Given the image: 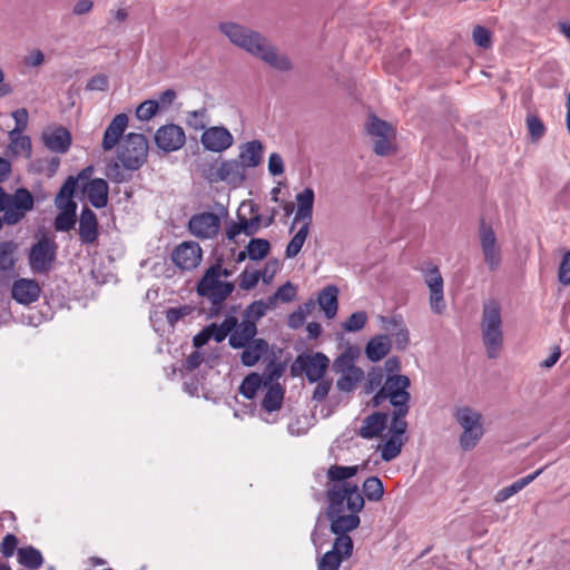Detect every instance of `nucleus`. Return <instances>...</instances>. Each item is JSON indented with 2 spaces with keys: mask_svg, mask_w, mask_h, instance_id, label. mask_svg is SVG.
Masks as SVG:
<instances>
[{
  "mask_svg": "<svg viewBox=\"0 0 570 570\" xmlns=\"http://www.w3.org/2000/svg\"><path fill=\"white\" fill-rule=\"evenodd\" d=\"M12 297L20 304L29 305L40 296V287L36 281L21 278L13 283Z\"/></svg>",
  "mask_w": 570,
  "mask_h": 570,
  "instance_id": "nucleus-20",
  "label": "nucleus"
},
{
  "mask_svg": "<svg viewBox=\"0 0 570 570\" xmlns=\"http://www.w3.org/2000/svg\"><path fill=\"white\" fill-rule=\"evenodd\" d=\"M127 126L128 116L126 114H118L114 117L104 132L101 147L105 151L114 149L116 145L119 146Z\"/></svg>",
  "mask_w": 570,
  "mask_h": 570,
  "instance_id": "nucleus-17",
  "label": "nucleus"
},
{
  "mask_svg": "<svg viewBox=\"0 0 570 570\" xmlns=\"http://www.w3.org/2000/svg\"><path fill=\"white\" fill-rule=\"evenodd\" d=\"M11 147L17 154H27L31 153V140L28 136L21 134L16 136H9Z\"/></svg>",
  "mask_w": 570,
  "mask_h": 570,
  "instance_id": "nucleus-61",
  "label": "nucleus"
},
{
  "mask_svg": "<svg viewBox=\"0 0 570 570\" xmlns=\"http://www.w3.org/2000/svg\"><path fill=\"white\" fill-rule=\"evenodd\" d=\"M262 386H264L263 375L253 372L244 377L238 391L245 399L252 400Z\"/></svg>",
  "mask_w": 570,
  "mask_h": 570,
  "instance_id": "nucleus-37",
  "label": "nucleus"
},
{
  "mask_svg": "<svg viewBox=\"0 0 570 570\" xmlns=\"http://www.w3.org/2000/svg\"><path fill=\"white\" fill-rule=\"evenodd\" d=\"M362 495L365 497L368 501L377 502L382 499L384 494L383 483L377 476H368L365 479L362 485Z\"/></svg>",
  "mask_w": 570,
  "mask_h": 570,
  "instance_id": "nucleus-38",
  "label": "nucleus"
},
{
  "mask_svg": "<svg viewBox=\"0 0 570 570\" xmlns=\"http://www.w3.org/2000/svg\"><path fill=\"white\" fill-rule=\"evenodd\" d=\"M99 237V224L94 210L85 207L79 217V240L83 245H91Z\"/></svg>",
  "mask_w": 570,
  "mask_h": 570,
  "instance_id": "nucleus-16",
  "label": "nucleus"
},
{
  "mask_svg": "<svg viewBox=\"0 0 570 570\" xmlns=\"http://www.w3.org/2000/svg\"><path fill=\"white\" fill-rule=\"evenodd\" d=\"M10 205L27 213L33 208L35 199L28 189L19 188L13 196L10 195Z\"/></svg>",
  "mask_w": 570,
  "mask_h": 570,
  "instance_id": "nucleus-47",
  "label": "nucleus"
},
{
  "mask_svg": "<svg viewBox=\"0 0 570 570\" xmlns=\"http://www.w3.org/2000/svg\"><path fill=\"white\" fill-rule=\"evenodd\" d=\"M242 348L240 362L247 367L256 365L269 353V344L264 338H256Z\"/></svg>",
  "mask_w": 570,
  "mask_h": 570,
  "instance_id": "nucleus-22",
  "label": "nucleus"
},
{
  "mask_svg": "<svg viewBox=\"0 0 570 570\" xmlns=\"http://www.w3.org/2000/svg\"><path fill=\"white\" fill-rule=\"evenodd\" d=\"M235 286L232 282L220 281L219 262L206 269L203 277L197 283L196 292L200 297L208 299L212 304L209 308L210 316H217L224 302L234 292Z\"/></svg>",
  "mask_w": 570,
  "mask_h": 570,
  "instance_id": "nucleus-4",
  "label": "nucleus"
},
{
  "mask_svg": "<svg viewBox=\"0 0 570 570\" xmlns=\"http://www.w3.org/2000/svg\"><path fill=\"white\" fill-rule=\"evenodd\" d=\"M219 160H214L210 163H203L199 165L200 175L204 179H206L210 184L219 183Z\"/></svg>",
  "mask_w": 570,
  "mask_h": 570,
  "instance_id": "nucleus-54",
  "label": "nucleus"
},
{
  "mask_svg": "<svg viewBox=\"0 0 570 570\" xmlns=\"http://www.w3.org/2000/svg\"><path fill=\"white\" fill-rule=\"evenodd\" d=\"M154 139L159 149L165 153H171L185 145L186 135L180 126L168 124L157 129Z\"/></svg>",
  "mask_w": 570,
  "mask_h": 570,
  "instance_id": "nucleus-12",
  "label": "nucleus"
},
{
  "mask_svg": "<svg viewBox=\"0 0 570 570\" xmlns=\"http://www.w3.org/2000/svg\"><path fill=\"white\" fill-rule=\"evenodd\" d=\"M264 146L261 140L254 139L239 146L238 157L245 169L257 167L263 159Z\"/></svg>",
  "mask_w": 570,
  "mask_h": 570,
  "instance_id": "nucleus-21",
  "label": "nucleus"
},
{
  "mask_svg": "<svg viewBox=\"0 0 570 570\" xmlns=\"http://www.w3.org/2000/svg\"><path fill=\"white\" fill-rule=\"evenodd\" d=\"M453 417L461 429L482 425L483 419L479 411L466 405L456 407L453 412Z\"/></svg>",
  "mask_w": 570,
  "mask_h": 570,
  "instance_id": "nucleus-33",
  "label": "nucleus"
},
{
  "mask_svg": "<svg viewBox=\"0 0 570 570\" xmlns=\"http://www.w3.org/2000/svg\"><path fill=\"white\" fill-rule=\"evenodd\" d=\"M484 434L482 425L462 428V433L459 438L460 448L463 451H470L474 449L481 441Z\"/></svg>",
  "mask_w": 570,
  "mask_h": 570,
  "instance_id": "nucleus-35",
  "label": "nucleus"
},
{
  "mask_svg": "<svg viewBox=\"0 0 570 570\" xmlns=\"http://www.w3.org/2000/svg\"><path fill=\"white\" fill-rule=\"evenodd\" d=\"M248 257L252 261H259L265 258L271 249V244L264 238H253L249 240L247 247Z\"/></svg>",
  "mask_w": 570,
  "mask_h": 570,
  "instance_id": "nucleus-44",
  "label": "nucleus"
},
{
  "mask_svg": "<svg viewBox=\"0 0 570 570\" xmlns=\"http://www.w3.org/2000/svg\"><path fill=\"white\" fill-rule=\"evenodd\" d=\"M404 445V440L390 436L385 443L381 446V459L384 462H390L400 455L402 448Z\"/></svg>",
  "mask_w": 570,
  "mask_h": 570,
  "instance_id": "nucleus-43",
  "label": "nucleus"
},
{
  "mask_svg": "<svg viewBox=\"0 0 570 570\" xmlns=\"http://www.w3.org/2000/svg\"><path fill=\"white\" fill-rule=\"evenodd\" d=\"M314 198L315 194L311 187H306L303 191L296 195L297 212L294 217L291 230H293L294 225L298 220H305V223L311 224L313 217Z\"/></svg>",
  "mask_w": 570,
  "mask_h": 570,
  "instance_id": "nucleus-25",
  "label": "nucleus"
},
{
  "mask_svg": "<svg viewBox=\"0 0 570 570\" xmlns=\"http://www.w3.org/2000/svg\"><path fill=\"white\" fill-rule=\"evenodd\" d=\"M220 229V218L215 213L204 212L189 218L188 230L200 239L214 238Z\"/></svg>",
  "mask_w": 570,
  "mask_h": 570,
  "instance_id": "nucleus-11",
  "label": "nucleus"
},
{
  "mask_svg": "<svg viewBox=\"0 0 570 570\" xmlns=\"http://www.w3.org/2000/svg\"><path fill=\"white\" fill-rule=\"evenodd\" d=\"M309 230V224L304 223L302 227L297 230V233L293 236V238L287 244L285 255L287 258H294L301 252Z\"/></svg>",
  "mask_w": 570,
  "mask_h": 570,
  "instance_id": "nucleus-41",
  "label": "nucleus"
},
{
  "mask_svg": "<svg viewBox=\"0 0 570 570\" xmlns=\"http://www.w3.org/2000/svg\"><path fill=\"white\" fill-rule=\"evenodd\" d=\"M18 562L29 569H38L43 563L41 552L32 546L18 549Z\"/></svg>",
  "mask_w": 570,
  "mask_h": 570,
  "instance_id": "nucleus-36",
  "label": "nucleus"
},
{
  "mask_svg": "<svg viewBox=\"0 0 570 570\" xmlns=\"http://www.w3.org/2000/svg\"><path fill=\"white\" fill-rule=\"evenodd\" d=\"M261 277H262L261 271L249 272V271L245 269L239 275V287L242 289H246V291L252 289L258 284ZM263 278H264V282H267V279L265 278V275H263Z\"/></svg>",
  "mask_w": 570,
  "mask_h": 570,
  "instance_id": "nucleus-58",
  "label": "nucleus"
},
{
  "mask_svg": "<svg viewBox=\"0 0 570 570\" xmlns=\"http://www.w3.org/2000/svg\"><path fill=\"white\" fill-rule=\"evenodd\" d=\"M525 122H527L529 134L533 140H538L544 136L546 127L538 116L528 115Z\"/></svg>",
  "mask_w": 570,
  "mask_h": 570,
  "instance_id": "nucleus-60",
  "label": "nucleus"
},
{
  "mask_svg": "<svg viewBox=\"0 0 570 570\" xmlns=\"http://www.w3.org/2000/svg\"><path fill=\"white\" fill-rule=\"evenodd\" d=\"M57 255L55 240L42 237L35 243L29 252V265L35 273L47 274L51 271Z\"/></svg>",
  "mask_w": 570,
  "mask_h": 570,
  "instance_id": "nucleus-8",
  "label": "nucleus"
},
{
  "mask_svg": "<svg viewBox=\"0 0 570 570\" xmlns=\"http://www.w3.org/2000/svg\"><path fill=\"white\" fill-rule=\"evenodd\" d=\"M271 308H273V306L268 299L267 302H264L263 299L254 301L244 309L242 318L256 324Z\"/></svg>",
  "mask_w": 570,
  "mask_h": 570,
  "instance_id": "nucleus-42",
  "label": "nucleus"
},
{
  "mask_svg": "<svg viewBox=\"0 0 570 570\" xmlns=\"http://www.w3.org/2000/svg\"><path fill=\"white\" fill-rule=\"evenodd\" d=\"M363 376L364 373L360 367L350 365L336 381V387L342 392L350 393L356 389L357 383L363 379Z\"/></svg>",
  "mask_w": 570,
  "mask_h": 570,
  "instance_id": "nucleus-32",
  "label": "nucleus"
},
{
  "mask_svg": "<svg viewBox=\"0 0 570 570\" xmlns=\"http://www.w3.org/2000/svg\"><path fill=\"white\" fill-rule=\"evenodd\" d=\"M171 261L181 269L190 271L202 261V248L196 242H184L171 253Z\"/></svg>",
  "mask_w": 570,
  "mask_h": 570,
  "instance_id": "nucleus-15",
  "label": "nucleus"
},
{
  "mask_svg": "<svg viewBox=\"0 0 570 570\" xmlns=\"http://www.w3.org/2000/svg\"><path fill=\"white\" fill-rule=\"evenodd\" d=\"M326 517L331 522V531L336 535H348L358 528V513L364 508V498L354 483L333 485L326 490Z\"/></svg>",
  "mask_w": 570,
  "mask_h": 570,
  "instance_id": "nucleus-1",
  "label": "nucleus"
},
{
  "mask_svg": "<svg viewBox=\"0 0 570 570\" xmlns=\"http://www.w3.org/2000/svg\"><path fill=\"white\" fill-rule=\"evenodd\" d=\"M365 131L374 140L373 150L376 155L387 156L392 153L395 129L391 124L372 114L366 120Z\"/></svg>",
  "mask_w": 570,
  "mask_h": 570,
  "instance_id": "nucleus-6",
  "label": "nucleus"
},
{
  "mask_svg": "<svg viewBox=\"0 0 570 570\" xmlns=\"http://www.w3.org/2000/svg\"><path fill=\"white\" fill-rule=\"evenodd\" d=\"M386 324L385 330L391 333L395 347L400 351H404L410 344V333L405 324L401 318H382Z\"/></svg>",
  "mask_w": 570,
  "mask_h": 570,
  "instance_id": "nucleus-26",
  "label": "nucleus"
},
{
  "mask_svg": "<svg viewBox=\"0 0 570 570\" xmlns=\"http://www.w3.org/2000/svg\"><path fill=\"white\" fill-rule=\"evenodd\" d=\"M367 318L364 311L354 312L343 322L342 327L346 332H358L366 325Z\"/></svg>",
  "mask_w": 570,
  "mask_h": 570,
  "instance_id": "nucleus-50",
  "label": "nucleus"
},
{
  "mask_svg": "<svg viewBox=\"0 0 570 570\" xmlns=\"http://www.w3.org/2000/svg\"><path fill=\"white\" fill-rule=\"evenodd\" d=\"M558 278L562 285H570V249L563 255L561 259L558 271Z\"/></svg>",
  "mask_w": 570,
  "mask_h": 570,
  "instance_id": "nucleus-64",
  "label": "nucleus"
},
{
  "mask_svg": "<svg viewBox=\"0 0 570 570\" xmlns=\"http://www.w3.org/2000/svg\"><path fill=\"white\" fill-rule=\"evenodd\" d=\"M17 245L13 242L0 243V271L8 272L13 268Z\"/></svg>",
  "mask_w": 570,
  "mask_h": 570,
  "instance_id": "nucleus-46",
  "label": "nucleus"
},
{
  "mask_svg": "<svg viewBox=\"0 0 570 570\" xmlns=\"http://www.w3.org/2000/svg\"><path fill=\"white\" fill-rule=\"evenodd\" d=\"M501 305L497 299H488L482 305L480 322L482 343L489 358L499 356L503 346Z\"/></svg>",
  "mask_w": 570,
  "mask_h": 570,
  "instance_id": "nucleus-3",
  "label": "nucleus"
},
{
  "mask_svg": "<svg viewBox=\"0 0 570 570\" xmlns=\"http://www.w3.org/2000/svg\"><path fill=\"white\" fill-rule=\"evenodd\" d=\"M220 181L233 187H240L246 180L247 173L237 159H227L219 163Z\"/></svg>",
  "mask_w": 570,
  "mask_h": 570,
  "instance_id": "nucleus-18",
  "label": "nucleus"
},
{
  "mask_svg": "<svg viewBox=\"0 0 570 570\" xmlns=\"http://www.w3.org/2000/svg\"><path fill=\"white\" fill-rule=\"evenodd\" d=\"M479 239L485 264L490 271H497L502 263L501 248L492 226L484 218L479 224Z\"/></svg>",
  "mask_w": 570,
  "mask_h": 570,
  "instance_id": "nucleus-9",
  "label": "nucleus"
},
{
  "mask_svg": "<svg viewBox=\"0 0 570 570\" xmlns=\"http://www.w3.org/2000/svg\"><path fill=\"white\" fill-rule=\"evenodd\" d=\"M311 306H313V303H306L304 306H299L297 311L289 314L287 324L291 328L297 330L302 327L305 323L306 315L309 312Z\"/></svg>",
  "mask_w": 570,
  "mask_h": 570,
  "instance_id": "nucleus-57",
  "label": "nucleus"
},
{
  "mask_svg": "<svg viewBox=\"0 0 570 570\" xmlns=\"http://www.w3.org/2000/svg\"><path fill=\"white\" fill-rule=\"evenodd\" d=\"M159 109V102L157 100H145L136 109V117L139 120L147 121L151 119Z\"/></svg>",
  "mask_w": 570,
  "mask_h": 570,
  "instance_id": "nucleus-55",
  "label": "nucleus"
},
{
  "mask_svg": "<svg viewBox=\"0 0 570 570\" xmlns=\"http://www.w3.org/2000/svg\"><path fill=\"white\" fill-rule=\"evenodd\" d=\"M387 419L389 416L384 412H374L367 415L362 422L358 435L366 440L379 436L385 430Z\"/></svg>",
  "mask_w": 570,
  "mask_h": 570,
  "instance_id": "nucleus-24",
  "label": "nucleus"
},
{
  "mask_svg": "<svg viewBox=\"0 0 570 570\" xmlns=\"http://www.w3.org/2000/svg\"><path fill=\"white\" fill-rule=\"evenodd\" d=\"M237 326V317L228 316L222 324L212 323L206 327L209 337L214 338L215 342H223L227 335H230L233 330Z\"/></svg>",
  "mask_w": 570,
  "mask_h": 570,
  "instance_id": "nucleus-34",
  "label": "nucleus"
},
{
  "mask_svg": "<svg viewBox=\"0 0 570 570\" xmlns=\"http://www.w3.org/2000/svg\"><path fill=\"white\" fill-rule=\"evenodd\" d=\"M200 142L206 150L222 153L233 145L234 138L226 127L213 126L203 131Z\"/></svg>",
  "mask_w": 570,
  "mask_h": 570,
  "instance_id": "nucleus-14",
  "label": "nucleus"
},
{
  "mask_svg": "<svg viewBox=\"0 0 570 570\" xmlns=\"http://www.w3.org/2000/svg\"><path fill=\"white\" fill-rule=\"evenodd\" d=\"M257 325L254 322L242 318V322H237V326L233 330L229 335L228 343L233 348H240L247 343L256 340Z\"/></svg>",
  "mask_w": 570,
  "mask_h": 570,
  "instance_id": "nucleus-23",
  "label": "nucleus"
},
{
  "mask_svg": "<svg viewBox=\"0 0 570 570\" xmlns=\"http://www.w3.org/2000/svg\"><path fill=\"white\" fill-rule=\"evenodd\" d=\"M344 560L333 551L325 552L318 560V570H338Z\"/></svg>",
  "mask_w": 570,
  "mask_h": 570,
  "instance_id": "nucleus-59",
  "label": "nucleus"
},
{
  "mask_svg": "<svg viewBox=\"0 0 570 570\" xmlns=\"http://www.w3.org/2000/svg\"><path fill=\"white\" fill-rule=\"evenodd\" d=\"M330 366V358L322 352L302 353L292 365V372L304 373L307 381L316 383L324 377Z\"/></svg>",
  "mask_w": 570,
  "mask_h": 570,
  "instance_id": "nucleus-7",
  "label": "nucleus"
},
{
  "mask_svg": "<svg viewBox=\"0 0 570 570\" xmlns=\"http://www.w3.org/2000/svg\"><path fill=\"white\" fill-rule=\"evenodd\" d=\"M543 469H539L534 471L533 473L525 475L513 483H511L508 487L502 488L499 490L494 497V501L497 503H502L507 501L510 497L517 494L522 489H524L527 485H529L532 481H534L541 473Z\"/></svg>",
  "mask_w": 570,
  "mask_h": 570,
  "instance_id": "nucleus-30",
  "label": "nucleus"
},
{
  "mask_svg": "<svg viewBox=\"0 0 570 570\" xmlns=\"http://www.w3.org/2000/svg\"><path fill=\"white\" fill-rule=\"evenodd\" d=\"M148 140L142 134L129 132L121 139L117 158L128 169L141 168L148 158Z\"/></svg>",
  "mask_w": 570,
  "mask_h": 570,
  "instance_id": "nucleus-5",
  "label": "nucleus"
},
{
  "mask_svg": "<svg viewBox=\"0 0 570 570\" xmlns=\"http://www.w3.org/2000/svg\"><path fill=\"white\" fill-rule=\"evenodd\" d=\"M338 289L334 285H328L325 288L321 291L318 294V305L321 309L324 312L325 316L327 318H333L338 308V301H337Z\"/></svg>",
  "mask_w": 570,
  "mask_h": 570,
  "instance_id": "nucleus-29",
  "label": "nucleus"
},
{
  "mask_svg": "<svg viewBox=\"0 0 570 570\" xmlns=\"http://www.w3.org/2000/svg\"><path fill=\"white\" fill-rule=\"evenodd\" d=\"M284 368L285 367L281 362H277L275 358H271L263 374L264 386L274 384L273 382L277 381L283 375Z\"/></svg>",
  "mask_w": 570,
  "mask_h": 570,
  "instance_id": "nucleus-52",
  "label": "nucleus"
},
{
  "mask_svg": "<svg viewBox=\"0 0 570 570\" xmlns=\"http://www.w3.org/2000/svg\"><path fill=\"white\" fill-rule=\"evenodd\" d=\"M343 560L348 559L353 553V540L350 535H337L332 550Z\"/></svg>",
  "mask_w": 570,
  "mask_h": 570,
  "instance_id": "nucleus-48",
  "label": "nucleus"
},
{
  "mask_svg": "<svg viewBox=\"0 0 570 570\" xmlns=\"http://www.w3.org/2000/svg\"><path fill=\"white\" fill-rule=\"evenodd\" d=\"M108 184L105 179H91L86 187L89 203L96 208L106 207L108 203Z\"/></svg>",
  "mask_w": 570,
  "mask_h": 570,
  "instance_id": "nucleus-27",
  "label": "nucleus"
},
{
  "mask_svg": "<svg viewBox=\"0 0 570 570\" xmlns=\"http://www.w3.org/2000/svg\"><path fill=\"white\" fill-rule=\"evenodd\" d=\"M219 30L233 45L255 58L261 59L269 67L283 72L289 71L293 68L289 58L281 53L278 49L258 31L236 22H222Z\"/></svg>",
  "mask_w": 570,
  "mask_h": 570,
  "instance_id": "nucleus-2",
  "label": "nucleus"
},
{
  "mask_svg": "<svg viewBox=\"0 0 570 570\" xmlns=\"http://www.w3.org/2000/svg\"><path fill=\"white\" fill-rule=\"evenodd\" d=\"M242 226H243V233L247 236H252L256 234L261 227L262 223V215L255 214L252 218L247 219L244 216H238Z\"/></svg>",
  "mask_w": 570,
  "mask_h": 570,
  "instance_id": "nucleus-63",
  "label": "nucleus"
},
{
  "mask_svg": "<svg viewBox=\"0 0 570 570\" xmlns=\"http://www.w3.org/2000/svg\"><path fill=\"white\" fill-rule=\"evenodd\" d=\"M296 296V287L291 283L287 282L286 284L278 287V289L275 292V294L271 297H268V301L271 302L272 306L274 307L277 299L288 303L295 299Z\"/></svg>",
  "mask_w": 570,
  "mask_h": 570,
  "instance_id": "nucleus-53",
  "label": "nucleus"
},
{
  "mask_svg": "<svg viewBox=\"0 0 570 570\" xmlns=\"http://www.w3.org/2000/svg\"><path fill=\"white\" fill-rule=\"evenodd\" d=\"M358 472L357 465L352 466H344V465H337L333 464L327 469L326 475L327 479L332 482H342L341 485L344 483H348L347 480L355 476Z\"/></svg>",
  "mask_w": 570,
  "mask_h": 570,
  "instance_id": "nucleus-39",
  "label": "nucleus"
},
{
  "mask_svg": "<svg viewBox=\"0 0 570 570\" xmlns=\"http://www.w3.org/2000/svg\"><path fill=\"white\" fill-rule=\"evenodd\" d=\"M137 169H128L119 161H110L106 167V176L114 183L129 181Z\"/></svg>",
  "mask_w": 570,
  "mask_h": 570,
  "instance_id": "nucleus-40",
  "label": "nucleus"
},
{
  "mask_svg": "<svg viewBox=\"0 0 570 570\" xmlns=\"http://www.w3.org/2000/svg\"><path fill=\"white\" fill-rule=\"evenodd\" d=\"M267 391L262 400V409L268 413L282 407L284 400V389L279 383L267 385Z\"/></svg>",
  "mask_w": 570,
  "mask_h": 570,
  "instance_id": "nucleus-31",
  "label": "nucleus"
},
{
  "mask_svg": "<svg viewBox=\"0 0 570 570\" xmlns=\"http://www.w3.org/2000/svg\"><path fill=\"white\" fill-rule=\"evenodd\" d=\"M409 412H392V420H391V436H396L402 439V436L405 434L407 430V422L405 420Z\"/></svg>",
  "mask_w": 570,
  "mask_h": 570,
  "instance_id": "nucleus-51",
  "label": "nucleus"
},
{
  "mask_svg": "<svg viewBox=\"0 0 570 570\" xmlns=\"http://www.w3.org/2000/svg\"><path fill=\"white\" fill-rule=\"evenodd\" d=\"M392 341L389 335H376L365 346V355L371 362L383 360L391 351Z\"/></svg>",
  "mask_w": 570,
  "mask_h": 570,
  "instance_id": "nucleus-28",
  "label": "nucleus"
},
{
  "mask_svg": "<svg viewBox=\"0 0 570 570\" xmlns=\"http://www.w3.org/2000/svg\"><path fill=\"white\" fill-rule=\"evenodd\" d=\"M411 381L406 375H387L386 390L390 404L394 407L393 412H409L411 394L407 389Z\"/></svg>",
  "mask_w": 570,
  "mask_h": 570,
  "instance_id": "nucleus-10",
  "label": "nucleus"
},
{
  "mask_svg": "<svg viewBox=\"0 0 570 570\" xmlns=\"http://www.w3.org/2000/svg\"><path fill=\"white\" fill-rule=\"evenodd\" d=\"M424 282L430 289V307L433 313L442 314L446 307L443 294V277L436 266L428 268L424 274Z\"/></svg>",
  "mask_w": 570,
  "mask_h": 570,
  "instance_id": "nucleus-13",
  "label": "nucleus"
},
{
  "mask_svg": "<svg viewBox=\"0 0 570 570\" xmlns=\"http://www.w3.org/2000/svg\"><path fill=\"white\" fill-rule=\"evenodd\" d=\"M12 117L16 122V127L9 131V136H16L26 130L28 126V110L26 108L17 109L12 112Z\"/></svg>",
  "mask_w": 570,
  "mask_h": 570,
  "instance_id": "nucleus-62",
  "label": "nucleus"
},
{
  "mask_svg": "<svg viewBox=\"0 0 570 570\" xmlns=\"http://www.w3.org/2000/svg\"><path fill=\"white\" fill-rule=\"evenodd\" d=\"M42 139L49 150L58 154L67 153L71 145V134L62 126L43 132Z\"/></svg>",
  "mask_w": 570,
  "mask_h": 570,
  "instance_id": "nucleus-19",
  "label": "nucleus"
},
{
  "mask_svg": "<svg viewBox=\"0 0 570 570\" xmlns=\"http://www.w3.org/2000/svg\"><path fill=\"white\" fill-rule=\"evenodd\" d=\"M472 39L474 43L482 49H489L492 46L491 31L480 24L473 28Z\"/></svg>",
  "mask_w": 570,
  "mask_h": 570,
  "instance_id": "nucleus-56",
  "label": "nucleus"
},
{
  "mask_svg": "<svg viewBox=\"0 0 570 570\" xmlns=\"http://www.w3.org/2000/svg\"><path fill=\"white\" fill-rule=\"evenodd\" d=\"M208 121V110L205 107L186 112V125L191 129L204 131Z\"/></svg>",
  "mask_w": 570,
  "mask_h": 570,
  "instance_id": "nucleus-45",
  "label": "nucleus"
},
{
  "mask_svg": "<svg viewBox=\"0 0 570 570\" xmlns=\"http://www.w3.org/2000/svg\"><path fill=\"white\" fill-rule=\"evenodd\" d=\"M77 220L76 210H61L55 218L53 226L58 232H69Z\"/></svg>",
  "mask_w": 570,
  "mask_h": 570,
  "instance_id": "nucleus-49",
  "label": "nucleus"
}]
</instances>
